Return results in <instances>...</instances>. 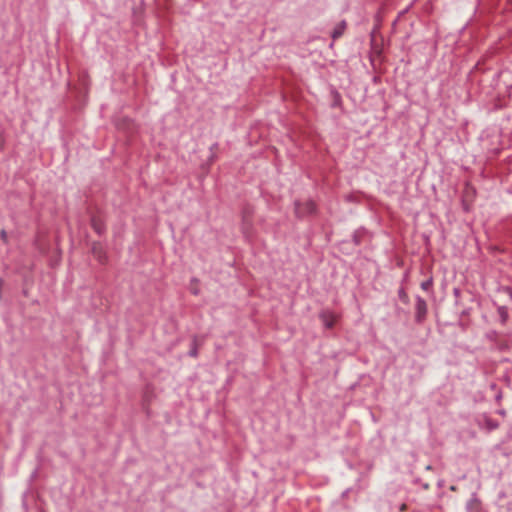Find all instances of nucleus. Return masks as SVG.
<instances>
[{
	"label": "nucleus",
	"mask_w": 512,
	"mask_h": 512,
	"mask_svg": "<svg viewBox=\"0 0 512 512\" xmlns=\"http://www.w3.org/2000/svg\"><path fill=\"white\" fill-rule=\"evenodd\" d=\"M332 96H333V104L335 106H339L341 104V96L338 92L336 91H332Z\"/></svg>",
	"instance_id": "nucleus-8"
},
{
	"label": "nucleus",
	"mask_w": 512,
	"mask_h": 512,
	"mask_svg": "<svg viewBox=\"0 0 512 512\" xmlns=\"http://www.w3.org/2000/svg\"><path fill=\"white\" fill-rule=\"evenodd\" d=\"M190 354H191V356H194V357H195V356H196V354H197V352H196V350H193V351H191V353H190Z\"/></svg>",
	"instance_id": "nucleus-12"
},
{
	"label": "nucleus",
	"mask_w": 512,
	"mask_h": 512,
	"mask_svg": "<svg viewBox=\"0 0 512 512\" xmlns=\"http://www.w3.org/2000/svg\"><path fill=\"white\" fill-rule=\"evenodd\" d=\"M487 424H488V427H489L490 429H495V428H497V427H498V424H497V423H494V422H492V421H488V422H487Z\"/></svg>",
	"instance_id": "nucleus-10"
},
{
	"label": "nucleus",
	"mask_w": 512,
	"mask_h": 512,
	"mask_svg": "<svg viewBox=\"0 0 512 512\" xmlns=\"http://www.w3.org/2000/svg\"><path fill=\"white\" fill-rule=\"evenodd\" d=\"M400 510L401 511H405L406 510V504H402L401 507H400Z\"/></svg>",
	"instance_id": "nucleus-11"
},
{
	"label": "nucleus",
	"mask_w": 512,
	"mask_h": 512,
	"mask_svg": "<svg viewBox=\"0 0 512 512\" xmlns=\"http://www.w3.org/2000/svg\"><path fill=\"white\" fill-rule=\"evenodd\" d=\"M431 286H432V280L431 279L426 280V281L421 283V288L423 290H426V291L429 290L431 288Z\"/></svg>",
	"instance_id": "nucleus-9"
},
{
	"label": "nucleus",
	"mask_w": 512,
	"mask_h": 512,
	"mask_svg": "<svg viewBox=\"0 0 512 512\" xmlns=\"http://www.w3.org/2000/svg\"><path fill=\"white\" fill-rule=\"evenodd\" d=\"M316 209V205L306 199V200H303V201H296L295 202V214L298 216V217H305L311 213H313Z\"/></svg>",
	"instance_id": "nucleus-1"
},
{
	"label": "nucleus",
	"mask_w": 512,
	"mask_h": 512,
	"mask_svg": "<svg viewBox=\"0 0 512 512\" xmlns=\"http://www.w3.org/2000/svg\"><path fill=\"white\" fill-rule=\"evenodd\" d=\"M92 226L94 228V230L97 232V233H101L102 230H103V225L102 223L100 222V220H97V219H93L92 220Z\"/></svg>",
	"instance_id": "nucleus-6"
},
{
	"label": "nucleus",
	"mask_w": 512,
	"mask_h": 512,
	"mask_svg": "<svg viewBox=\"0 0 512 512\" xmlns=\"http://www.w3.org/2000/svg\"><path fill=\"white\" fill-rule=\"evenodd\" d=\"M338 320V316L334 314L322 315V322L327 328H332Z\"/></svg>",
	"instance_id": "nucleus-5"
},
{
	"label": "nucleus",
	"mask_w": 512,
	"mask_h": 512,
	"mask_svg": "<svg viewBox=\"0 0 512 512\" xmlns=\"http://www.w3.org/2000/svg\"><path fill=\"white\" fill-rule=\"evenodd\" d=\"M91 251L94 257L101 263L105 262L106 256L103 246L100 243H93Z\"/></svg>",
	"instance_id": "nucleus-3"
},
{
	"label": "nucleus",
	"mask_w": 512,
	"mask_h": 512,
	"mask_svg": "<svg viewBox=\"0 0 512 512\" xmlns=\"http://www.w3.org/2000/svg\"><path fill=\"white\" fill-rule=\"evenodd\" d=\"M398 295H399V298L405 303V304H408L409 303V297L407 295V293L405 292V290L403 288H401L399 291H398Z\"/></svg>",
	"instance_id": "nucleus-7"
},
{
	"label": "nucleus",
	"mask_w": 512,
	"mask_h": 512,
	"mask_svg": "<svg viewBox=\"0 0 512 512\" xmlns=\"http://www.w3.org/2000/svg\"><path fill=\"white\" fill-rule=\"evenodd\" d=\"M427 315V304L426 301L420 296L416 297L415 304V320L418 323H422Z\"/></svg>",
	"instance_id": "nucleus-2"
},
{
	"label": "nucleus",
	"mask_w": 512,
	"mask_h": 512,
	"mask_svg": "<svg viewBox=\"0 0 512 512\" xmlns=\"http://www.w3.org/2000/svg\"><path fill=\"white\" fill-rule=\"evenodd\" d=\"M346 27H347V24H346L345 20L338 22L331 32L332 39L335 40V39L341 37L343 35L344 31L346 30Z\"/></svg>",
	"instance_id": "nucleus-4"
}]
</instances>
